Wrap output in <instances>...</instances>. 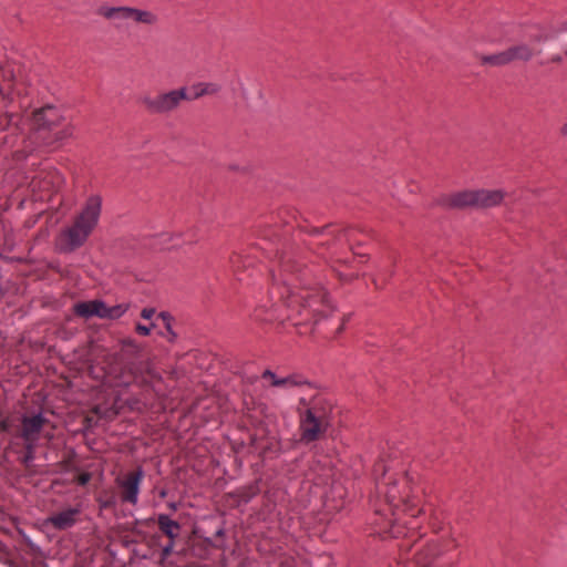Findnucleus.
<instances>
[{
    "label": "nucleus",
    "mask_w": 567,
    "mask_h": 567,
    "mask_svg": "<svg viewBox=\"0 0 567 567\" xmlns=\"http://www.w3.org/2000/svg\"><path fill=\"white\" fill-rule=\"evenodd\" d=\"M375 492L370 504L375 515V533L392 538H403L399 544V561L402 567H432L434 559L450 550L451 543L421 542L419 526L414 522L422 512L420 501L411 487L408 475L399 478L388 475L383 461L374 465Z\"/></svg>",
    "instance_id": "nucleus-1"
},
{
    "label": "nucleus",
    "mask_w": 567,
    "mask_h": 567,
    "mask_svg": "<svg viewBox=\"0 0 567 567\" xmlns=\"http://www.w3.org/2000/svg\"><path fill=\"white\" fill-rule=\"evenodd\" d=\"M279 274L272 269L274 288L271 293H277L284 303L298 313L309 311L313 316H327L331 308L327 292L321 287L306 286L303 278L292 274L295 265L284 254L276 255Z\"/></svg>",
    "instance_id": "nucleus-2"
},
{
    "label": "nucleus",
    "mask_w": 567,
    "mask_h": 567,
    "mask_svg": "<svg viewBox=\"0 0 567 567\" xmlns=\"http://www.w3.org/2000/svg\"><path fill=\"white\" fill-rule=\"evenodd\" d=\"M559 31L544 25L527 28L522 41L498 53L482 55L481 63L492 66H505L513 62H528L542 52L540 45L557 38Z\"/></svg>",
    "instance_id": "nucleus-3"
},
{
    "label": "nucleus",
    "mask_w": 567,
    "mask_h": 567,
    "mask_svg": "<svg viewBox=\"0 0 567 567\" xmlns=\"http://www.w3.org/2000/svg\"><path fill=\"white\" fill-rule=\"evenodd\" d=\"M101 214L102 197L97 194L90 195L73 216L71 225L60 233L59 249L72 252L82 247L97 227Z\"/></svg>",
    "instance_id": "nucleus-4"
},
{
    "label": "nucleus",
    "mask_w": 567,
    "mask_h": 567,
    "mask_svg": "<svg viewBox=\"0 0 567 567\" xmlns=\"http://www.w3.org/2000/svg\"><path fill=\"white\" fill-rule=\"evenodd\" d=\"M141 351L138 343L131 339L122 341L121 353L113 355L114 365L110 367L109 373L114 378L116 385L128 386L133 383L141 386H148L154 380H159L161 375L154 370L151 361L122 363V355L137 357Z\"/></svg>",
    "instance_id": "nucleus-5"
},
{
    "label": "nucleus",
    "mask_w": 567,
    "mask_h": 567,
    "mask_svg": "<svg viewBox=\"0 0 567 567\" xmlns=\"http://www.w3.org/2000/svg\"><path fill=\"white\" fill-rule=\"evenodd\" d=\"M332 406L322 398L316 396L309 403L300 400L299 406V430L300 441L311 443L320 440L329 424Z\"/></svg>",
    "instance_id": "nucleus-6"
},
{
    "label": "nucleus",
    "mask_w": 567,
    "mask_h": 567,
    "mask_svg": "<svg viewBox=\"0 0 567 567\" xmlns=\"http://www.w3.org/2000/svg\"><path fill=\"white\" fill-rule=\"evenodd\" d=\"M186 87H178L158 94L144 95L141 97V103L144 109L151 114L165 115L171 114L178 110L182 102L189 101Z\"/></svg>",
    "instance_id": "nucleus-7"
},
{
    "label": "nucleus",
    "mask_w": 567,
    "mask_h": 567,
    "mask_svg": "<svg viewBox=\"0 0 567 567\" xmlns=\"http://www.w3.org/2000/svg\"><path fill=\"white\" fill-rule=\"evenodd\" d=\"M62 120L63 118L56 107L47 105L33 112L32 126L38 131L48 130L53 134L55 141H62L71 135V131L68 127L56 130Z\"/></svg>",
    "instance_id": "nucleus-8"
},
{
    "label": "nucleus",
    "mask_w": 567,
    "mask_h": 567,
    "mask_svg": "<svg viewBox=\"0 0 567 567\" xmlns=\"http://www.w3.org/2000/svg\"><path fill=\"white\" fill-rule=\"evenodd\" d=\"M127 310L125 305L107 306L102 300L80 301L73 306V311L78 317L90 319L97 317L100 319H117Z\"/></svg>",
    "instance_id": "nucleus-9"
},
{
    "label": "nucleus",
    "mask_w": 567,
    "mask_h": 567,
    "mask_svg": "<svg viewBox=\"0 0 567 567\" xmlns=\"http://www.w3.org/2000/svg\"><path fill=\"white\" fill-rule=\"evenodd\" d=\"M96 13L113 21L132 20L136 23L148 25L154 24L157 21V17L153 12L132 7L101 6L97 8Z\"/></svg>",
    "instance_id": "nucleus-10"
},
{
    "label": "nucleus",
    "mask_w": 567,
    "mask_h": 567,
    "mask_svg": "<svg viewBox=\"0 0 567 567\" xmlns=\"http://www.w3.org/2000/svg\"><path fill=\"white\" fill-rule=\"evenodd\" d=\"M49 424V420L42 414L24 415L21 419V425L19 430L20 437L24 443L37 444L41 436L48 441L52 440L53 434L45 432V426Z\"/></svg>",
    "instance_id": "nucleus-11"
},
{
    "label": "nucleus",
    "mask_w": 567,
    "mask_h": 567,
    "mask_svg": "<svg viewBox=\"0 0 567 567\" xmlns=\"http://www.w3.org/2000/svg\"><path fill=\"white\" fill-rule=\"evenodd\" d=\"M143 478L144 472L141 467L115 478L122 503L131 505L137 504Z\"/></svg>",
    "instance_id": "nucleus-12"
},
{
    "label": "nucleus",
    "mask_w": 567,
    "mask_h": 567,
    "mask_svg": "<svg viewBox=\"0 0 567 567\" xmlns=\"http://www.w3.org/2000/svg\"><path fill=\"white\" fill-rule=\"evenodd\" d=\"M82 508L80 505L68 506L52 513L45 520L47 525L58 530H66L76 525L80 519Z\"/></svg>",
    "instance_id": "nucleus-13"
},
{
    "label": "nucleus",
    "mask_w": 567,
    "mask_h": 567,
    "mask_svg": "<svg viewBox=\"0 0 567 567\" xmlns=\"http://www.w3.org/2000/svg\"><path fill=\"white\" fill-rule=\"evenodd\" d=\"M475 189H466L447 195L443 204L451 208H475Z\"/></svg>",
    "instance_id": "nucleus-14"
},
{
    "label": "nucleus",
    "mask_w": 567,
    "mask_h": 567,
    "mask_svg": "<svg viewBox=\"0 0 567 567\" xmlns=\"http://www.w3.org/2000/svg\"><path fill=\"white\" fill-rule=\"evenodd\" d=\"M505 194L499 189H475V208H491L498 206Z\"/></svg>",
    "instance_id": "nucleus-15"
},
{
    "label": "nucleus",
    "mask_w": 567,
    "mask_h": 567,
    "mask_svg": "<svg viewBox=\"0 0 567 567\" xmlns=\"http://www.w3.org/2000/svg\"><path fill=\"white\" fill-rule=\"evenodd\" d=\"M16 73L14 65L9 61L0 62V95L8 96L14 86Z\"/></svg>",
    "instance_id": "nucleus-16"
},
{
    "label": "nucleus",
    "mask_w": 567,
    "mask_h": 567,
    "mask_svg": "<svg viewBox=\"0 0 567 567\" xmlns=\"http://www.w3.org/2000/svg\"><path fill=\"white\" fill-rule=\"evenodd\" d=\"M62 182L61 175L52 169L50 172L41 171L38 176L32 179L33 187H39L42 190H51L58 187Z\"/></svg>",
    "instance_id": "nucleus-17"
},
{
    "label": "nucleus",
    "mask_w": 567,
    "mask_h": 567,
    "mask_svg": "<svg viewBox=\"0 0 567 567\" xmlns=\"http://www.w3.org/2000/svg\"><path fill=\"white\" fill-rule=\"evenodd\" d=\"M157 525L161 532L169 538V540H175L181 530V525L171 519L167 515L161 514L157 517Z\"/></svg>",
    "instance_id": "nucleus-18"
},
{
    "label": "nucleus",
    "mask_w": 567,
    "mask_h": 567,
    "mask_svg": "<svg viewBox=\"0 0 567 567\" xmlns=\"http://www.w3.org/2000/svg\"><path fill=\"white\" fill-rule=\"evenodd\" d=\"M195 91L193 99H200L206 95H216L221 91V85L217 82H200L193 85Z\"/></svg>",
    "instance_id": "nucleus-19"
},
{
    "label": "nucleus",
    "mask_w": 567,
    "mask_h": 567,
    "mask_svg": "<svg viewBox=\"0 0 567 567\" xmlns=\"http://www.w3.org/2000/svg\"><path fill=\"white\" fill-rule=\"evenodd\" d=\"M161 319L165 326V331H161V336L166 338L169 342H174L177 338V334L172 329V317L167 312H161L157 317Z\"/></svg>",
    "instance_id": "nucleus-20"
},
{
    "label": "nucleus",
    "mask_w": 567,
    "mask_h": 567,
    "mask_svg": "<svg viewBox=\"0 0 567 567\" xmlns=\"http://www.w3.org/2000/svg\"><path fill=\"white\" fill-rule=\"evenodd\" d=\"M306 381L299 375H289L287 378H279L274 382V386L292 388L305 384Z\"/></svg>",
    "instance_id": "nucleus-21"
},
{
    "label": "nucleus",
    "mask_w": 567,
    "mask_h": 567,
    "mask_svg": "<svg viewBox=\"0 0 567 567\" xmlns=\"http://www.w3.org/2000/svg\"><path fill=\"white\" fill-rule=\"evenodd\" d=\"M37 444L24 443V453L20 458L21 464L29 468L34 460Z\"/></svg>",
    "instance_id": "nucleus-22"
},
{
    "label": "nucleus",
    "mask_w": 567,
    "mask_h": 567,
    "mask_svg": "<svg viewBox=\"0 0 567 567\" xmlns=\"http://www.w3.org/2000/svg\"><path fill=\"white\" fill-rule=\"evenodd\" d=\"M257 493H258V488L255 485L244 487L239 492L240 501H243L244 503H248Z\"/></svg>",
    "instance_id": "nucleus-23"
},
{
    "label": "nucleus",
    "mask_w": 567,
    "mask_h": 567,
    "mask_svg": "<svg viewBox=\"0 0 567 567\" xmlns=\"http://www.w3.org/2000/svg\"><path fill=\"white\" fill-rule=\"evenodd\" d=\"M93 411L96 415H99V417L104 419H112L116 415V412L113 409L103 411L101 406H95Z\"/></svg>",
    "instance_id": "nucleus-24"
},
{
    "label": "nucleus",
    "mask_w": 567,
    "mask_h": 567,
    "mask_svg": "<svg viewBox=\"0 0 567 567\" xmlns=\"http://www.w3.org/2000/svg\"><path fill=\"white\" fill-rule=\"evenodd\" d=\"M92 480V474L89 473V472H84V473H80L79 475L75 476L74 481L81 485V486H85L86 484H89V482Z\"/></svg>",
    "instance_id": "nucleus-25"
},
{
    "label": "nucleus",
    "mask_w": 567,
    "mask_h": 567,
    "mask_svg": "<svg viewBox=\"0 0 567 567\" xmlns=\"http://www.w3.org/2000/svg\"><path fill=\"white\" fill-rule=\"evenodd\" d=\"M99 502H100L101 507H103V508H110V507H114L116 505V498L113 495H111L106 499L100 498Z\"/></svg>",
    "instance_id": "nucleus-26"
},
{
    "label": "nucleus",
    "mask_w": 567,
    "mask_h": 567,
    "mask_svg": "<svg viewBox=\"0 0 567 567\" xmlns=\"http://www.w3.org/2000/svg\"><path fill=\"white\" fill-rule=\"evenodd\" d=\"M174 545H175V540H169V543L165 547H163V549H162L163 558H167L168 556L172 555Z\"/></svg>",
    "instance_id": "nucleus-27"
},
{
    "label": "nucleus",
    "mask_w": 567,
    "mask_h": 567,
    "mask_svg": "<svg viewBox=\"0 0 567 567\" xmlns=\"http://www.w3.org/2000/svg\"><path fill=\"white\" fill-rule=\"evenodd\" d=\"M135 331L140 334V336H148L151 333V327L148 326H144L142 323H137L135 326Z\"/></svg>",
    "instance_id": "nucleus-28"
},
{
    "label": "nucleus",
    "mask_w": 567,
    "mask_h": 567,
    "mask_svg": "<svg viewBox=\"0 0 567 567\" xmlns=\"http://www.w3.org/2000/svg\"><path fill=\"white\" fill-rule=\"evenodd\" d=\"M154 315H155L154 308H144L141 312V317L145 320L152 319Z\"/></svg>",
    "instance_id": "nucleus-29"
},
{
    "label": "nucleus",
    "mask_w": 567,
    "mask_h": 567,
    "mask_svg": "<svg viewBox=\"0 0 567 567\" xmlns=\"http://www.w3.org/2000/svg\"><path fill=\"white\" fill-rule=\"evenodd\" d=\"M262 378H264V379H268V380H270L271 385H274V382H275L276 380H278V379H279V378H277V377L275 375V373H274L272 371H270V370H266V371L262 373Z\"/></svg>",
    "instance_id": "nucleus-30"
},
{
    "label": "nucleus",
    "mask_w": 567,
    "mask_h": 567,
    "mask_svg": "<svg viewBox=\"0 0 567 567\" xmlns=\"http://www.w3.org/2000/svg\"><path fill=\"white\" fill-rule=\"evenodd\" d=\"M262 378H264V379H268V380H270L271 385H274V382H275L276 380H278V379H279V378H277V377L275 375V373H274L272 371H270V370H266V371L262 373Z\"/></svg>",
    "instance_id": "nucleus-31"
},
{
    "label": "nucleus",
    "mask_w": 567,
    "mask_h": 567,
    "mask_svg": "<svg viewBox=\"0 0 567 567\" xmlns=\"http://www.w3.org/2000/svg\"><path fill=\"white\" fill-rule=\"evenodd\" d=\"M14 118H16V116L12 115V114L11 115H7L6 116L7 125H11L13 123L16 124Z\"/></svg>",
    "instance_id": "nucleus-32"
},
{
    "label": "nucleus",
    "mask_w": 567,
    "mask_h": 567,
    "mask_svg": "<svg viewBox=\"0 0 567 567\" xmlns=\"http://www.w3.org/2000/svg\"><path fill=\"white\" fill-rule=\"evenodd\" d=\"M560 132H561V134H563V135H567V123H565V124L561 126Z\"/></svg>",
    "instance_id": "nucleus-33"
},
{
    "label": "nucleus",
    "mask_w": 567,
    "mask_h": 567,
    "mask_svg": "<svg viewBox=\"0 0 567 567\" xmlns=\"http://www.w3.org/2000/svg\"><path fill=\"white\" fill-rule=\"evenodd\" d=\"M0 427H1V430H2V431H7V430H8V424H7V422H6V421L1 422V423H0Z\"/></svg>",
    "instance_id": "nucleus-34"
},
{
    "label": "nucleus",
    "mask_w": 567,
    "mask_h": 567,
    "mask_svg": "<svg viewBox=\"0 0 567 567\" xmlns=\"http://www.w3.org/2000/svg\"><path fill=\"white\" fill-rule=\"evenodd\" d=\"M324 230H326V228H322V229L315 228L313 234L319 235V234L323 233Z\"/></svg>",
    "instance_id": "nucleus-35"
},
{
    "label": "nucleus",
    "mask_w": 567,
    "mask_h": 567,
    "mask_svg": "<svg viewBox=\"0 0 567 567\" xmlns=\"http://www.w3.org/2000/svg\"><path fill=\"white\" fill-rule=\"evenodd\" d=\"M342 236L348 238V233L346 230L340 231L338 239H340Z\"/></svg>",
    "instance_id": "nucleus-36"
},
{
    "label": "nucleus",
    "mask_w": 567,
    "mask_h": 567,
    "mask_svg": "<svg viewBox=\"0 0 567 567\" xmlns=\"http://www.w3.org/2000/svg\"><path fill=\"white\" fill-rule=\"evenodd\" d=\"M551 60H553L554 62H558V61H560V58H559V56H554Z\"/></svg>",
    "instance_id": "nucleus-37"
},
{
    "label": "nucleus",
    "mask_w": 567,
    "mask_h": 567,
    "mask_svg": "<svg viewBox=\"0 0 567 567\" xmlns=\"http://www.w3.org/2000/svg\"><path fill=\"white\" fill-rule=\"evenodd\" d=\"M564 31H567V24H565V27H564Z\"/></svg>",
    "instance_id": "nucleus-38"
}]
</instances>
